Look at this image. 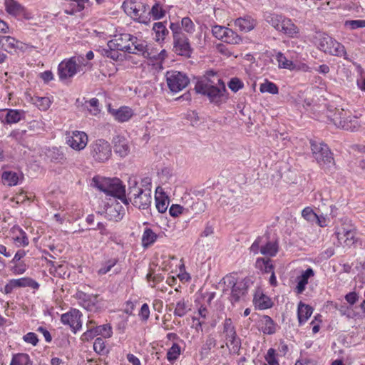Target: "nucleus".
I'll list each match as a JSON object with an SVG mask.
<instances>
[{
    "instance_id": "obj_1",
    "label": "nucleus",
    "mask_w": 365,
    "mask_h": 365,
    "mask_svg": "<svg viewBox=\"0 0 365 365\" xmlns=\"http://www.w3.org/2000/svg\"><path fill=\"white\" fill-rule=\"evenodd\" d=\"M359 116L354 115L347 108L337 106L331 101L324 103L321 112V121L330 128H335L347 131H356L359 129L361 124L358 120Z\"/></svg>"
},
{
    "instance_id": "obj_2",
    "label": "nucleus",
    "mask_w": 365,
    "mask_h": 365,
    "mask_svg": "<svg viewBox=\"0 0 365 365\" xmlns=\"http://www.w3.org/2000/svg\"><path fill=\"white\" fill-rule=\"evenodd\" d=\"M196 93L206 96L211 103L219 105L226 98L227 92L222 80L213 71H209L195 86Z\"/></svg>"
},
{
    "instance_id": "obj_3",
    "label": "nucleus",
    "mask_w": 365,
    "mask_h": 365,
    "mask_svg": "<svg viewBox=\"0 0 365 365\" xmlns=\"http://www.w3.org/2000/svg\"><path fill=\"white\" fill-rule=\"evenodd\" d=\"M334 243L338 247H352L358 241L357 229L352 221L347 218L339 220L334 227Z\"/></svg>"
},
{
    "instance_id": "obj_4",
    "label": "nucleus",
    "mask_w": 365,
    "mask_h": 365,
    "mask_svg": "<svg viewBox=\"0 0 365 365\" xmlns=\"http://www.w3.org/2000/svg\"><path fill=\"white\" fill-rule=\"evenodd\" d=\"M128 203L140 210L148 209L152 202V195L147 190L142 191L138 188V184L135 179L130 178L128 180V189L127 193Z\"/></svg>"
},
{
    "instance_id": "obj_5",
    "label": "nucleus",
    "mask_w": 365,
    "mask_h": 365,
    "mask_svg": "<svg viewBox=\"0 0 365 365\" xmlns=\"http://www.w3.org/2000/svg\"><path fill=\"white\" fill-rule=\"evenodd\" d=\"M93 181L100 190L120 199L125 205H128L125 186L119 179L103 178L98 180L93 178Z\"/></svg>"
},
{
    "instance_id": "obj_6",
    "label": "nucleus",
    "mask_w": 365,
    "mask_h": 365,
    "mask_svg": "<svg viewBox=\"0 0 365 365\" xmlns=\"http://www.w3.org/2000/svg\"><path fill=\"white\" fill-rule=\"evenodd\" d=\"M223 279L227 288H231L230 300L232 304L244 299L250 287V279L245 278L237 280L232 275H227Z\"/></svg>"
},
{
    "instance_id": "obj_7",
    "label": "nucleus",
    "mask_w": 365,
    "mask_h": 365,
    "mask_svg": "<svg viewBox=\"0 0 365 365\" xmlns=\"http://www.w3.org/2000/svg\"><path fill=\"white\" fill-rule=\"evenodd\" d=\"M88 148L91 157L97 163H105L112 155L111 146L104 139H98L92 142Z\"/></svg>"
},
{
    "instance_id": "obj_8",
    "label": "nucleus",
    "mask_w": 365,
    "mask_h": 365,
    "mask_svg": "<svg viewBox=\"0 0 365 365\" xmlns=\"http://www.w3.org/2000/svg\"><path fill=\"white\" fill-rule=\"evenodd\" d=\"M321 51L349 60L344 46L326 34L321 36Z\"/></svg>"
},
{
    "instance_id": "obj_9",
    "label": "nucleus",
    "mask_w": 365,
    "mask_h": 365,
    "mask_svg": "<svg viewBox=\"0 0 365 365\" xmlns=\"http://www.w3.org/2000/svg\"><path fill=\"white\" fill-rule=\"evenodd\" d=\"M168 88L172 92H179L184 89L190 83L188 77L178 71H169L165 74Z\"/></svg>"
},
{
    "instance_id": "obj_10",
    "label": "nucleus",
    "mask_w": 365,
    "mask_h": 365,
    "mask_svg": "<svg viewBox=\"0 0 365 365\" xmlns=\"http://www.w3.org/2000/svg\"><path fill=\"white\" fill-rule=\"evenodd\" d=\"M76 60L74 57H71L59 63L58 73L61 80L72 78L81 71V65H77Z\"/></svg>"
},
{
    "instance_id": "obj_11",
    "label": "nucleus",
    "mask_w": 365,
    "mask_h": 365,
    "mask_svg": "<svg viewBox=\"0 0 365 365\" xmlns=\"http://www.w3.org/2000/svg\"><path fill=\"white\" fill-rule=\"evenodd\" d=\"M76 298L79 304L89 312H96L101 308V299L98 294H88L83 292H78Z\"/></svg>"
},
{
    "instance_id": "obj_12",
    "label": "nucleus",
    "mask_w": 365,
    "mask_h": 365,
    "mask_svg": "<svg viewBox=\"0 0 365 365\" xmlns=\"http://www.w3.org/2000/svg\"><path fill=\"white\" fill-rule=\"evenodd\" d=\"M223 333L226 339L230 341L233 352L238 353L241 347V340L237 335L235 327L230 318L225 319L223 323Z\"/></svg>"
},
{
    "instance_id": "obj_13",
    "label": "nucleus",
    "mask_w": 365,
    "mask_h": 365,
    "mask_svg": "<svg viewBox=\"0 0 365 365\" xmlns=\"http://www.w3.org/2000/svg\"><path fill=\"white\" fill-rule=\"evenodd\" d=\"M173 45L175 52L180 56L190 57L192 49L189 39L185 34L181 32H175L173 35Z\"/></svg>"
},
{
    "instance_id": "obj_14",
    "label": "nucleus",
    "mask_w": 365,
    "mask_h": 365,
    "mask_svg": "<svg viewBox=\"0 0 365 365\" xmlns=\"http://www.w3.org/2000/svg\"><path fill=\"white\" fill-rule=\"evenodd\" d=\"M67 144L75 150H83L88 143V135L85 132L73 130L66 133Z\"/></svg>"
},
{
    "instance_id": "obj_15",
    "label": "nucleus",
    "mask_w": 365,
    "mask_h": 365,
    "mask_svg": "<svg viewBox=\"0 0 365 365\" xmlns=\"http://www.w3.org/2000/svg\"><path fill=\"white\" fill-rule=\"evenodd\" d=\"M149 50L150 48L146 41L138 39L133 36L128 53L141 55L145 58H155V56L152 54Z\"/></svg>"
},
{
    "instance_id": "obj_16",
    "label": "nucleus",
    "mask_w": 365,
    "mask_h": 365,
    "mask_svg": "<svg viewBox=\"0 0 365 365\" xmlns=\"http://www.w3.org/2000/svg\"><path fill=\"white\" fill-rule=\"evenodd\" d=\"M4 4L5 10L9 15L15 18H24L25 19H30L31 18V14L17 1L6 0Z\"/></svg>"
},
{
    "instance_id": "obj_17",
    "label": "nucleus",
    "mask_w": 365,
    "mask_h": 365,
    "mask_svg": "<svg viewBox=\"0 0 365 365\" xmlns=\"http://www.w3.org/2000/svg\"><path fill=\"white\" fill-rule=\"evenodd\" d=\"M81 317V312L78 309H73L67 313L63 314L61 315V320L63 324L69 325L72 331L75 333L82 326Z\"/></svg>"
},
{
    "instance_id": "obj_18",
    "label": "nucleus",
    "mask_w": 365,
    "mask_h": 365,
    "mask_svg": "<svg viewBox=\"0 0 365 365\" xmlns=\"http://www.w3.org/2000/svg\"><path fill=\"white\" fill-rule=\"evenodd\" d=\"M132 37L133 35L129 34H121L120 35L115 36L114 38L108 42L107 46L109 48L118 49L120 51L128 52Z\"/></svg>"
},
{
    "instance_id": "obj_19",
    "label": "nucleus",
    "mask_w": 365,
    "mask_h": 365,
    "mask_svg": "<svg viewBox=\"0 0 365 365\" xmlns=\"http://www.w3.org/2000/svg\"><path fill=\"white\" fill-rule=\"evenodd\" d=\"M25 118V112L22 110L2 109L0 110V120L3 123L12 124L19 122Z\"/></svg>"
},
{
    "instance_id": "obj_20",
    "label": "nucleus",
    "mask_w": 365,
    "mask_h": 365,
    "mask_svg": "<svg viewBox=\"0 0 365 365\" xmlns=\"http://www.w3.org/2000/svg\"><path fill=\"white\" fill-rule=\"evenodd\" d=\"M143 3L133 0H126L123 4L125 12L133 19L138 20L141 23H146L144 19H142L141 14H140V9L142 8Z\"/></svg>"
},
{
    "instance_id": "obj_21",
    "label": "nucleus",
    "mask_w": 365,
    "mask_h": 365,
    "mask_svg": "<svg viewBox=\"0 0 365 365\" xmlns=\"http://www.w3.org/2000/svg\"><path fill=\"white\" fill-rule=\"evenodd\" d=\"M1 39L3 40L2 47L9 53H12L13 51H16L17 50L24 51L26 48L25 43L12 36H1Z\"/></svg>"
},
{
    "instance_id": "obj_22",
    "label": "nucleus",
    "mask_w": 365,
    "mask_h": 365,
    "mask_svg": "<svg viewBox=\"0 0 365 365\" xmlns=\"http://www.w3.org/2000/svg\"><path fill=\"white\" fill-rule=\"evenodd\" d=\"M335 166L333 154L327 145L321 143V169L330 171Z\"/></svg>"
},
{
    "instance_id": "obj_23",
    "label": "nucleus",
    "mask_w": 365,
    "mask_h": 365,
    "mask_svg": "<svg viewBox=\"0 0 365 365\" xmlns=\"http://www.w3.org/2000/svg\"><path fill=\"white\" fill-rule=\"evenodd\" d=\"M113 149L116 154L123 158L128 155L130 152V146L128 140L120 135H117L113 139Z\"/></svg>"
},
{
    "instance_id": "obj_24",
    "label": "nucleus",
    "mask_w": 365,
    "mask_h": 365,
    "mask_svg": "<svg viewBox=\"0 0 365 365\" xmlns=\"http://www.w3.org/2000/svg\"><path fill=\"white\" fill-rule=\"evenodd\" d=\"M108 112L114 117L115 120L118 122H126L133 115V110L127 106H122L118 109L108 108Z\"/></svg>"
},
{
    "instance_id": "obj_25",
    "label": "nucleus",
    "mask_w": 365,
    "mask_h": 365,
    "mask_svg": "<svg viewBox=\"0 0 365 365\" xmlns=\"http://www.w3.org/2000/svg\"><path fill=\"white\" fill-rule=\"evenodd\" d=\"M279 31L282 32L289 37L294 38L297 36L299 29L290 19L285 16Z\"/></svg>"
},
{
    "instance_id": "obj_26",
    "label": "nucleus",
    "mask_w": 365,
    "mask_h": 365,
    "mask_svg": "<svg viewBox=\"0 0 365 365\" xmlns=\"http://www.w3.org/2000/svg\"><path fill=\"white\" fill-rule=\"evenodd\" d=\"M235 25L245 32L252 30L256 26V20L250 16L240 17L235 21Z\"/></svg>"
},
{
    "instance_id": "obj_27",
    "label": "nucleus",
    "mask_w": 365,
    "mask_h": 365,
    "mask_svg": "<svg viewBox=\"0 0 365 365\" xmlns=\"http://www.w3.org/2000/svg\"><path fill=\"white\" fill-rule=\"evenodd\" d=\"M123 211V207L121 205L115 204L114 205L109 206L106 209V213L107 217L110 220L118 222L123 218L124 214Z\"/></svg>"
},
{
    "instance_id": "obj_28",
    "label": "nucleus",
    "mask_w": 365,
    "mask_h": 365,
    "mask_svg": "<svg viewBox=\"0 0 365 365\" xmlns=\"http://www.w3.org/2000/svg\"><path fill=\"white\" fill-rule=\"evenodd\" d=\"M261 330L264 334H273L277 330V324L272 320V319L267 316L264 315L261 319Z\"/></svg>"
},
{
    "instance_id": "obj_29",
    "label": "nucleus",
    "mask_w": 365,
    "mask_h": 365,
    "mask_svg": "<svg viewBox=\"0 0 365 365\" xmlns=\"http://www.w3.org/2000/svg\"><path fill=\"white\" fill-rule=\"evenodd\" d=\"M284 16L274 13H267L264 14V20L270 24L277 31H279L282 24L283 23Z\"/></svg>"
},
{
    "instance_id": "obj_30",
    "label": "nucleus",
    "mask_w": 365,
    "mask_h": 365,
    "mask_svg": "<svg viewBox=\"0 0 365 365\" xmlns=\"http://www.w3.org/2000/svg\"><path fill=\"white\" fill-rule=\"evenodd\" d=\"M314 275V271L311 268H308L302 274L298 277L297 285L296 287V292L297 294L302 293L304 289L307 284L308 283V279L310 277Z\"/></svg>"
},
{
    "instance_id": "obj_31",
    "label": "nucleus",
    "mask_w": 365,
    "mask_h": 365,
    "mask_svg": "<svg viewBox=\"0 0 365 365\" xmlns=\"http://www.w3.org/2000/svg\"><path fill=\"white\" fill-rule=\"evenodd\" d=\"M12 232L15 235L14 236V240L19 246H26L29 245V239L26 234L19 227H14L12 228Z\"/></svg>"
},
{
    "instance_id": "obj_32",
    "label": "nucleus",
    "mask_w": 365,
    "mask_h": 365,
    "mask_svg": "<svg viewBox=\"0 0 365 365\" xmlns=\"http://www.w3.org/2000/svg\"><path fill=\"white\" fill-rule=\"evenodd\" d=\"M255 266L257 269L265 273H271L274 271V266L269 258H257L255 262Z\"/></svg>"
},
{
    "instance_id": "obj_33",
    "label": "nucleus",
    "mask_w": 365,
    "mask_h": 365,
    "mask_svg": "<svg viewBox=\"0 0 365 365\" xmlns=\"http://www.w3.org/2000/svg\"><path fill=\"white\" fill-rule=\"evenodd\" d=\"M217 341L215 339L209 336L202 346L201 347L200 354L202 359L207 357L211 351V349L215 347Z\"/></svg>"
},
{
    "instance_id": "obj_34",
    "label": "nucleus",
    "mask_w": 365,
    "mask_h": 365,
    "mask_svg": "<svg viewBox=\"0 0 365 365\" xmlns=\"http://www.w3.org/2000/svg\"><path fill=\"white\" fill-rule=\"evenodd\" d=\"M3 183L8 186H14L18 184L19 175L13 171H4L1 175Z\"/></svg>"
},
{
    "instance_id": "obj_35",
    "label": "nucleus",
    "mask_w": 365,
    "mask_h": 365,
    "mask_svg": "<svg viewBox=\"0 0 365 365\" xmlns=\"http://www.w3.org/2000/svg\"><path fill=\"white\" fill-rule=\"evenodd\" d=\"M158 235L150 229L146 228L142 236V245L143 247L151 246L157 240Z\"/></svg>"
},
{
    "instance_id": "obj_36",
    "label": "nucleus",
    "mask_w": 365,
    "mask_h": 365,
    "mask_svg": "<svg viewBox=\"0 0 365 365\" xmlns=\"http://www.w3.org/2000/svg\"><path fill=\"white\" fill-rule=\"evenodd\" d=\"M153 31L155 34V40L163 41L168 34V30L163 22H156L153 26Z\"/></svg>"
},
{
    "instance_id": "obj_37",
    "label": "nucleus",
    "mask_w": 365,
    "mask_h": 365,
    "mask_svg": "<svg viewBox=\"0 0 365 365\" xmlns=\"http://www.w3.org/2000/svg\"><path fill=\"white\" fill-rule=\"evenodd\" d=\"M190 310V308L189 307L188 301H185L184 299H182L176 303L174 315L182 317L185 316Z\"/></svg>"
},
{
    "instance_id": "obj_38",
    "label": "nucleus",
    "mask_w": 365,
    "mask_h": 365,
    "mask_svg": "<svg viewBox=\"0 0 365 365\" xmlns=\"http://www.w3.org/2000/svg\"><path fill=\"white\" fill-rule=\"evenodd\" d=\"M298 319L300 324L305 322L312 313L311 307L300 303L298 306Z\"/></svg>"
},
{
    "instance_id": "obj_39",
    "label": "nucleus",
    "mask_w": 365,
    "mask_h": 365,
    "mask_svg": "<svg viewBox=\"0 0 365 365\" xmlns=\"http://www.w3.org/2000/svg\"><path fill=\"white\" fill-rule=\"evenodd\" d=\"M16 288L17 287H31L34 289H37L39 287V284L35 280L32 279L29 277H23L20 279H13Z\"/></svg>"
},
{
    "instance_id": "obj_40",
    "label": "nucleus",
    "mask_w": 365,
    "mask_h": 365,
    "mask_svg": "<svg viewBox=\"0 0 365 365\" xmlns=\"http://www.w3.org/2000/svg\"><path fill=\"white\" fill-rule=\"evenodd\" d=\"M278 252V245L274 242H268L264 246L260 247V252L264 255L274 257Z\"/></svg>"
},
{
    "instance_id": "obj_41",
    "label": "nucleus",
    "mask_w": 365,
    "mask_h": 365,
    "mask_svg": "<svg viewBox=\"0 0 365 365\" xmlns=\"http://www.w3.org/2000/svg\"><path fill=\"white\" fill-rule=\"evenodd\" d=\"M275 59L278 63V66L280 68H286L293 70L294 65L292 61L288 60L282 53L278 52L275 56Z\"/></svg>"
},
{
    "instance_id": "obj_42",
    "label": "nucleus",
    "mask_w": 365,
    "mask_h": 365,
    "mask_svg": "<svg viewBox=\"0 0 365 365\" xmlns=\"http://www.w3.org/2000/svg\"><path fill=\"white\" fill-rule=\"evenodd\" d=\"M302 217L310 222H316L319 225V217L311 207H305L302 212Z\"/></svg>"
},
{
    "instance_id": "obj_43",
    "label": "nucleus",
    "mask_w": 365,
    "mask_h": 365,
    "mask_svg": "<svg viewBox=\"0 0 365 365\" xmlns=\"http://www.w3.org/2000/svg\"><path fill=\"white\" fill-rule=\"evenodd\" d=\"M254 301L256 306H257L260 309L269 308L272 304L270 299L263 294H261L259 297L255 295Z\"/></svg>"
},
{
    "instance_id": "obj_44",
    "label": "nucleus",
    "mask_w": 365,
    "mask_h": 365,
    "mask_svg": "<svg viewBox=\"0 0 365 365\" xmlns=\"http://www.w3.org/2000/svg\"><path fill=\"white\" fill-rule=\"evenodd\" d=\"M222 41L230 44H239L242 41V38L233 30L228 29Z\"/></svg>"
},
{
    "instance_id": "obj_45",
    "label": "nucleus",
    "mask_w": 365,
    "mask_h": 365,
    "mask_svg": "<svg viewBox=\"0 0 365 365\" xmlns=\"http://www.w3.org/2000/svg\"><path fill=\"white\" fill-rule=\"evenodd\" d=\"M119 51H120L118 49L109 48L107 46L106 48H103V55L115 61H122L123 56Z\"/></svg>"
},
{
    "instance_id": "obj_46",
    "label": "nucleus",
    "mask_w": 365,
    "mask_h": 365,
    "mask_svg": "<svg viewBox=\"0 0 365 365\" xmlns=\"http://www.w3.org/2000/svg\"><path fill=\"white\" fill-rule=\"evenodd\" d=\"M30 363L29 356L26 354H18L13 356L10 365H28Z\"/></svg>"
},
{
    "instance_id": "obj_47",
    "label": "nucleus",
    "mask_w": 365,
    "mask_h": 365,
    "mask_svg": "<svg viewBox=\"0 0 365 365\" xmlns=\"http://www.w3.org/2000/svg\"><path fill=\"white\" fill-rule=\"evenodd\" d=\"M180 354V347L178 344H173L167 352V359L169 361L176 360Z\"/></svg>"
},
{
    "instance_id": "obj_48",
    "label": "nucleus",
    "mask_w": 365,
    "mask_h": 365,
    "mask_svg": "<svg viewBox=\"0 0 365 365\" xmlns=\"http://www.w3.org/2000/svg\"><path fill=\"white\" fill-rule=\"evenodd\" d=\"M86 106L90 113L93 115H97L101 111L99 108V101L96 98H93L86 102Z\"/></svg>"
},
{
    "instance_id": "obj_49",
    "label": "nucleus",
    "mask_w": 365,
    "mask_h": 365,
    "mask_svg": "<svg viewBox=\"0 0 365 365\" xmlns=\"http://www.w3.org/2000/svg\"><path fill=\"white\" fill-rule=\"evenodd\" d=\"M259 90L262 93H269L272 94L278 93L277 86L272 82L266 81L260 85Z\"/></svg>"
},
{
    "instance_id": "obj_50",
    "label": "nucleus",
    "mask_w": 365,
    "mask_h": 365,
    "mask_svg": "<svg viewBox=\"0 0 365 365\" xmlns=\"http://www.w3.org/2000/svg\"><path fill=\"white\" fill-rule=\"evenodd\" d=\"M97 335H101L104 338H109L112 336V328L109 324L95 327Z\"/></svg>"
},
{
    "instance_id": "obj_51",
    "label": "nucleus",
    "mask_w": 365,
    "mask_h": 365,
    "mask_svg": "<svg viewBox=\"0 0 365 365\" xmlns=\"http://www.w3.org/2000/svg\"><path fill=\"white\" fill-rule=\"evenodd\" d=\"M149 14L153 16L154 19H160L165 16V11L159 4L156 3L149 11Z\"/></svg>"
},
{
    "instance_id": "obj_52",
    "label": "nucleus",
    "mask_w": 365,
    "mask_h": 365,
    "mask_svg": "<svg viewBox=\"0 0 365 365\" xmlns=\"http://www.w3.org/2000/svg\"><path fill=\"white\" fill-rule=\"evenodd\" d=\"M117 263L116 259H110L103 263L101 267L98 270L99 275H103L110 271L111 268L113 267Z\"/></svg>"
},
{
    "instance_id": "obj_53",
    "label": "nucleus",
    "mask_w": 365,
    "mask_h": 365,
    "mask_svg": "<svg viewBox=\"0 0 365 365\" xmlns=\"http://www.w3.org/2000/svg\"><path fill=\"white\" fill-rule=\"evenodd\" d=\"M228 29L222 26L215 25L212 27V32L215 37L222 41Z\"/></svg>"
},
{
    "instance_id": "obj_54",
    "label": "nucleus",
    "mask_w": 365,
    "mask_h": 365,
    "mask_svg": "<svg viewBox=\"0 0 365 365\" xmlns=\"http://www.w3.org/2000/svg\"><path fill=\"white\" fill-rule=\"evenodd\" d=\"M156 208L160 213H164L168 207L169 201L167 198L155 197Z\"/></svg>"
},
{
    "instance_id": "obj_55",
    "label": "nucleus",
    "mask_w": 365,
    "mask_h": 365,
    "mask_svg": "<svg viewBox=\"0 0 365 365\" xmlns=\"http://www.w3.org/2000/svg\"><path fill=\"white\" fill-rule=\"evenodd\" d=\"M344 26L351 30L365 28V20H347L344 22Z\"/></svg>"
},
{
    "instance_id": "obj_56",
    "label": "nucleus",
    "mask_w": 365,
    "mask_h": 365,
    "mask_svg": "<svg viewBox=\"0 0 365 365\" xmlns=\"http://www.w3.org/2000/svg\"><path fill=\"white\" fill-rule=\"evenodd\" d=\"M51 159L55 163H63L66 158L62 151L59 149L53 148L51 154Z\"/></svg>"
},
{
    "instance_id": "obj_57",
    "label": "nucleus",
    "mask_w": 365,
    "mask_h": 365,
    "mask_svg": "<svg viewBox=\"0 0 365 365\" xmlns=\"http://www.w3.org/2000/svg\"><path fill=\"white\" fill-rule=\"evenodd\" d=\"M244 84L242 81L240 80L238 78H232L228 83L229 88L235 93L237 92L239 90L242 88Z\"/></svg>"
},
{
    "instance_id": "obj_58",
    "label": "nucleus",
    "mask_w": 365,
    "mask_h": 365,
    "mask_svg": "<svg viewBox=\"0 0 365 365\" xmlns=\"http://www.w3.org/2000/svg\"><path fill=\"white\" fill-rule=\"evenodd\" d=\"M35 104L39 109L46 110L50 107L51 101L47 97H38L35 100Z\"/></svg>"
},
{
    "instance_id": "obj_59",
    "label": "nucleus",
    "mask_w": 365,
    "mask_h": 365,
    "mask_svg": "<svg viewBox=\"0 0 365 365\" xmlns=\"http://www.w3.org/2000/svg\"><path fill=\"white\" fill-rule=\"evenodd\" d=\"M91 324H95V322L93 321H89L87 324L88 329L83 334V338L84 339H93L94 336H97V333H96V328L94 326H91Z\"/></svg>"
},
{
    "instance_id": "obj_60",
    "label": "nucleus",
    "mask_w": 365,
    "mask_h": 365,
    "mask_svg": "<svg viewBox=\"0 0 365 365\" xmlns=\"http://www.w3.org/2000/svg\"><path fill=\"white\" fill-rule=\"evenodd\" d=\"M275 355V350L274 349L270 348L268 349L265 356V360L269 365H279Z\"/></svg>"
},
{
    "instance_id": "obj_61",
    "label": "nucleus",
    "mask_w": 365,
    "mask_h": 365,
    "mask_svg": "<svg viewBox=\"0 0 365 365\" xmlns=\"http://www.w3.org/2000/svg\"><path fill=\"white\" fill-rule=\"evenodd\" d=\"M182 26L187 33H192L195 30V25L192 20L188 17L182 18L181 21Z\"/></svg>"
},
{
    "instance_id": "obj_62",
    "label": "nucleus",
    "mask_w": 365,
    "mask_h": 365,
    "mask_svg": "<svg viewBox=\"0 0 365 365\" xmlns=\"http://www.w3.org/2000/svg\"><path fill=\"white\" fill-rule=\"evenodd\" d=\"M151 178L150 177H145L142 178L140 185H138V188L142 190V191L147 190L148 192L151 194Z\"/></svg>"
},
{
    "instance_id": "obj_63",
    "label": "nucleus",
    "mask_w": 365,
    "mask_h": 365,
    "mask_svg": "<svg viewBox=\"0 0 365 365\" xmlns=\"http://www.w3.org/2000/svg\"><path fill=\"white\" fill-rule=\"evenodd\" d=\"M23 339L25 342L36 346L38 342L37 335L34 332H29L23 336Z\"/></svg>"
},
{
    "instance_id": "obj_64",
    "label": "nucleus",
    "mask_w": 365,
    "mask_h": 365,
    "mask_svg": "<svg viewBox=\"0 0 365 365\" xmlns=\"http://www.w3.org/2000/svg\"><path fill=\"white\" fill-rule=\"evenodd\" d=\"M106 348L104 340L101 338L98 337L96 339L94 343H93V349L98 354H101L104 351Z\"/></svg>"
}]
</instances>
